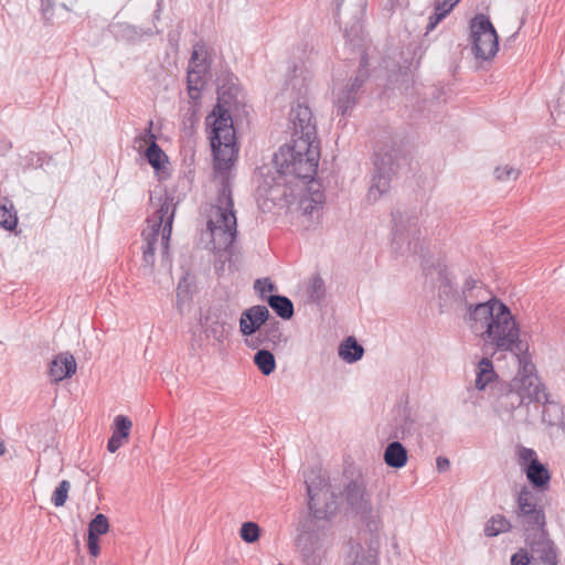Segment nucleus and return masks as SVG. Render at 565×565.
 <instances>
[{
	"instance_id": "13",
	"label": "nucleus",
	"mask_w": 565,
	"mask_h": 565,
	"mask_svg": "<svg viewBox=\"0 0 565 565\" xmlns=\"http://www.w3.org/2000/svg\"><path fill=\"white\" fill-rule=\"evenodd\" d=\"M504 303L498 299H490L475 306L470 305L467 322L471 331L481 338L483 330L488 328L491 320H494V315L499 312L498 306Z\"/></svg>"
},
{
	"instance_id": "16",
	"label": "nucleus",
	"mask_w": 565,
	"mask_h": 565,
	"mask_svg": "<svg viewBox=\"0 0 565 565\" xmlns=\"http://www.w3.org/2000/svg\"><path fill=\"white\" fill-rule=\"evenodd\" d=\"M152 121L148 122V128L145 131L136 137L135 142L138 145V148L141 149L143 145H148L145 150V157L148 163L156 170L159 171L162 166L167 162L168 157L162 151V149L157 143V137L152 132Z\"/></svg>"
},
{
	"instance_id": "51",
	"label": "nucleus",
	"mask_w": 565,
	"mask_h": 565,
	"mask_svg": "<svg viewBox=\"0 0 565 565\" xmlns=\"http://www.w3.org/2000/svg\"><path fill=\"white\" fill-rule=\"evenodd\" d=\"M436 466H437L438 471L444 472L449 469L450 462L446 457L440 456L436 459Z\"/></svg>"
},
{
	"instance_id": "15",
	"label": "nucleus",
	"mask_w": 565,
	"mask_h": 565,
	"mask_svg": "<svg viewBox=\"0 0 565 565\" xmlns=\"http://www.w3.org/2000/svg\"><path fill=\"white\" fill-rule=\"evenodd\" d=\"M541 530L539 534L526 539L532 557L539 559L543 565H557V547L548 537L544 527Z\"/></svg>"
},
{
	"instance_id": "9",
	"label": "nucleus",
	"mask_w": 565,
	"mask_h": 565,
	"mask_svg": "<svg viewBox=\"0 0 565 565\" xmlns=\"http://www.w3.org/2000/svg\"><path fill=\"white\" fill-rule=\"evenodd\" d=\"M470 36L476 57L489 60L498 52V34L487 15L477 14L470 21Z\"/></svg>"
},
{
	"instance_id": "49",
	"label": "nucleus",
	"mask_w": 565,
	"mask_h": 565,
	"mask_svg": "<svg viewBox=\"0 0 565 565\" xmlns=\"http://www.w3.org/2000/svg\"><path fill=\"white\" fill-rule=\"evenodd\" d=\"M25 160L28 161V167H41L42 166V157L40 153L30 152L25 156Z\"/></svg>"
},
{
	"instance_id": "32",
	"label": "nucleus",
	"mask_w": 565,
	"mask_h": 565,
	"mask_svg": "<svg viewBox=\"0 0 565 565\" xmlns=\"http://www.w3.org/2000/svg\"><path fill=\"white\" fill-rule=\"evenodd\" d=\"M510 521L501 514H495L487 522L484 526V534L489 537H492L501 533H505L510 531Z\"/></svg>"
},
{
	"instance_id": "58",
	"label": "nucleus",
	"mask_w": 565,
	"mask_h": 565,
	"mask_svg": "<svg viewBox=\"0 0 565 565\" xmlns=\"http://www.w3.org/2000/svg\"><path fill=\"white\" fill-rule=\"evenodd\" d=\"M338 2H342L343 0H337Z\"/></svg>"
},
{
	"instance_id": "46",
	"label": "nucleus",
	"mask_w": 565,
	"mask_h": 565,
	"mask_svg": "<svg viewBox=\"0 0 565 565\" xmlns=\"http://www.w3.org/2000/svg\"><path fill=\"white\" fill-rule=\"evenodd\" d=\"M244 343L247 348L252 350L258 351L262 350L260 348H263V342L259 340V338H256L255 334L244 337Z\"/></svg>"
},
{
	"instance_id": "6",
	"label": "nucleus",
	"mask_w": 565,
	"mask_h": 565,
	"mask_svg": "<svg viewBox=\"0 0 565 565\" xmlns=\"http://www.w3.org/2000/svg\"><path fill=\"white\" fill-rule=\"evenodd\" d=\"M305 483L312 516L318 520L329 519L335 512L337 505L328 480L319 470L311 469L305 472Z\"/></svg>"
},
{
	"instance_id": "25",
	"label": "nucleus",
	"mask_w": 565,
	"mask_h": 565,
	"mask_svg": "<svg viewBox=\"0 0 565 565\" xmlns=\"http://www.w3.org/2000/svg\"><path fill=\"white\" fill-rule=\"evenodd\" d=\"M380 547V536L371 539L369 547L364 548L361 543L352 547V565H377V554Z\"/></svg>"
},
{
	"instance_id": "55",
	"label": "nucleus",
	"mask_w": 565,
	"mask_h": 565,
	"mask_svg": "<svg viewBox=\"0 0 565 565\" xmlns=\"http://www.w3.org/2000/svg\"><path fill=\"white\" fill-rule=\"evenodd\" d=\"M366 65V58L363 57L362 61H361V66L364 67Z\"/></svg>"
},
{
	"instance_id": "10",
	"label": "nucleus",
	"mask_w": 565,
	"mask_h": 565,
	"mask_svg": "<svg viewBox=\"0 0 565 565\" xmlns=\"http://www.w3.org/2000/svg\"><path fill=\"white\" fill-rule=\"evenodd\" d=\"M413 424L414 422L408 416L404 415L401 423H396L393 427L391 437L395 440L386 446L383 455L384 462L388 467L401 469L407 463V450L398 439H405L412 434Z\"/></svg>"
},
{
	"instance_id": "44",
	"label": "nucleus",
	"mask_w": 565,
	"mask_h": 565,
	"mask_svg": "<svg viewBox=\"0 0 565 565\" xmlns=\"http://www.w3.org/2000/svg\"><path fill=\"white\" fill-rule=\"evenodd\" d=\"M531 556L526 548H520L516 553L511 556V565H529Z\"/></svg>"
},
{
	"instance_id": "19",
	"label": "nucleus",
	"mask_w": 565,
	"mask_h": 565,
	"mask_svg": "<svg viewBox=\"0 0 565 565\" xmlns=\"http://www.w3.org/2000/svg\"><path fill=\"white\" fill-rule=\"evenodd\" d=\"M512 382L513 386L522 393L525 404L537 403L542 399L547 401V393H545L537 375L515 376Z\"/></svg>"
},
{
	"instance_id": "28",
	"label": "nucleus",
	"mask_w": 565,
	"mask_h": 565,
	"mask_svg": "<svg viewBox=\"0 0 565 565\" xmlns=\"http://www.w3.org/2000/svg\"><path fill=\"white\" fill-rule=\"evenodd\" d=\"M526 477L535 488H544L548 484L551 476L547 468L539 460H532L526 468Z\"/></svg>"
},
{
	"instance_id": "34",
	"label": "nucleus",
	"mask_w": 565,
	"mask_h": 565,
	"mask_svg": "<svg viewBox=\"0 0 565 565\" xmlns=\"http://www.w3.org/2000/svg\"><path fill=\"white\" fill-rule=\"evenodd\" d=\"M540 403L543 404L542 417L544 422L553 425L562 417V408L558 403L550 401V396L547 395V401L542 399Z\"/></svg>"
},
{
	"instance_id": "24",
	"label": "nucleus",
	"mask_w": 565,
	"mask_h": 565,
	"mask_svg": "<svg viewBox=\"0 0 565 565\" xmlns=\"http://www.w3.org/2000/svg\"><path fill=\"white\" fill-rule=\"evenodd\" d=\"M231 327L218 315H209L205 317L204 333L212 338L217 344L222 345L230 335Z\"/></svg>"
},
{
	"instance_id": "3",
	"label": "nucleus",
	"mask_w": 565,
	"mask_h": 565,
	"mask_svg": "<svg viewBox=\"0 0 565 565\" xmlns=\"http://www.w3.org/2000/svg\"><path fill=\"white\" fill-rule=\"evenodd\" d=\"M177 211L174 198L168 194L158 198V207L147 217L142 230V262L151 269L156 263V252L160 247L162 257L168 256L172 224Z\"/></svg>"
},
{
	"instance_id": "41",
	"label": "nucleus",
	"mask_w": 565,
	"mask_h": 565,
	"mask_svg": "<svg viewBox=\"0 0 565 565\" xmlns=\"http://www.w3.org/2000/svg\"><path fill=\"white\" fill-rule=\"evenodd\" d=\"M254 289L258 292L262 300L266 301V298L269 296L267 294L274 291L276 286L268 278H264L255 281Z\"/></svg>"
},
{
	"instance_id": "40",
	"label": "nucleus",
	"mask_w": 565,
	"mask_h": 565,
	"mask_svg": "<svg viewBox=\"0 0 565 565\" xmlns=\"http://www.w3.org/2000/svg\"><path fill=\"white\" fill-rule=\"evenodd\" d=\"M515 356L520 365V370L516 376L536 375L534 364L531 361H529L527 356L523 354V351Z\"/></svg>"
},
{
	"instance_id": "30",
	"label": "nucleus",
	"mask_w": 565,
	"mask_h": 565,
	"mask_svg": "<svg viewBox=\"0 0 565 565\" xmlns=\"http://www.w3.org/2000/svg\"><path fill=\"white\" fill-rule=\"evenodd\" d=\"M253 362L265 376L270 375L276 370L275 356L267 349L258 350L253 358Z\"/></svg>"
},
{
	"instance_id": "53",
	"label": "nucleus",
	"mask_w": 565,
	"mask_h": 565,
	"mask_svg": "<svg viewBox=\"0 0 565 565\" xmlns=\"http://www.w3.org/2000/svg\"><path fill=\"white\" fill-rule=\"evenodd\" d=\"M7 451V448L2 441H0V456H3Z\"/></svg>"
},
{
	"instance_id": "36",
	"label": "nucleus",
	"mask_w": 565,
	"mask_h": 565,
	"mask_svg": "<svg viewBox=\"0 0 565 565\" xmlns=\"http://www.w3.org/2000/svg\"><path fill=\"white\" fill-rule=\"evenodd\" d=\"M241 539L246 543H255L259 540L260 527L257 523L248 521L244 522L239 530Z\"/></svg>"
},
{
	"instance_id": "45",
	"label": "nucleus",
	"mask_w": 565,
	"mask_h": 565,
	"mask_svg": "<svg viewBox=\"0 0 565 565\" xmlns=\"http://www.w3.org/2000/svg\"><path fill=\"white\" fill-rule=\"evenodd\" d=\"M88 550L92 556L96 557L100 553L99 540L93 535H88Z\"/></svg>"
},
{
	"instance_id": "21",
	"label": "nucleus",
	"mask_w": 565,
	"mask_h": 565,
	"mask_svg": "<svg viewBox=\"0 0 565 565\" xmlns=\"http://www.w3.org/2000/svg\"><path fill=\"white\" fill-rule=\"evenodd\" d=\"M476 388L479 391L490 390V394L497 391V386L501 385L498 374L494 371L493 363L489 358H482L476 369Z\"/></svg>"
},
{
	"instance_id": "14",
	"label": "nucleus",
	"mask_w": 565,
	"mask_h": 565,
	"mask_svg": "<svg viewBox=\"0 0 565 565\" xmlns=\"http://www.w3.org/2000/svg\"><path fill=\"white\" fill-rule=\"evenodd\" d=\"M366 79V71H360L356 77L339 89L334 95L337 115L348 116L358 102V93Z\"/></svg>"
},
{
	"instance_id": "50",
	"label": "nucleus",
	"mask_w": 565,
	"mask_h": 565,
	"mask_svg": "<svg viewBox=\"0 0 565 565\" xmlns=\"http://www.w3.org/2000/svg\"><path fill=\"white\" fill-rule=\"evenodd\" d=\"M12 149V142L3 137L0 138V156L7 154Z\"/></svg>"
},
{
	"instance_id": "26",
	"label": "nucleus",
	"mask_w": 565,
	"mask_h": 565,
	"mask_svg": "<svg viewBox=\"0 0 565 565\" xmlns=\"http://www.w3.org/2000/svg\"><path fill=\"white\" fill-rule=\"evenodd\" d=\"M338 353L339 356L347 363H354L362 359L364 349L354 337H348L339 345Z\"/></svg>"
},
{
	"instance_id": "5",
	"label": "nucleus",
	"mask_w": 565,
	"mask_h": 565,
	"mask_svg": "<svg viewBox=\"0 0 565 565\" xmlns=\"http://www.w3.org/2000/svg\"><path fill=\"white\" fill-rule=\"evenodd\" d=\"M393 238L392 244L399 254H419L423 250L419 218L416 214L407 212H392Z\"/></svg>"
},
{
	"instance_id": "43",
	"label": "nucleus",
	"mask_w": 565,
	"mask_h": 565,
	"mask_svg": "<svg viewBox=\"0 0 565 565\" xmlns=\"http://www.w3.org/2000/svg\"><path fill=\"white\" fill-rule=\"evenodd\" d=\"M495 178L499 181H507L511 179H516L519 175V171L512 167L505 166V167H498L494 171Z\"/></svg>"
},
{
	"instance_id": "35",
	"label": "nucleus",
	"mask_w": 565,
	"mask_h": 565,
	"mask_svg": "<svg viewBox=\"0 0 565 565\" xmlns=\"http://www.w3.org/2000/svg\"><path fill=\"white\" fill-rule=\"evenodd\" d=\"M307 292L309 298L316 302H319L324 298V281L319 275H315L311 277Z\"/></svg>"
},
{
	"instance_id": "38",
	"label": "nucleus",
	"mask_w": 565,
	"mask_h": 565,
	"mask_svg": "<svg viewBox=\"0 0 565 565\" xmlns=\"http://www.w3.org/2000/svg\"><path fill=\"white\" fill-rule=\"evenodd\" d=\"M71 490V482L68 480H62L58 486L53 491L51 497V502L54 507H63L68 498V492Z\"/></svg>"
},
{
	"instance_id": "2",
	"label": "nucleus",
	"mask_w": 565,
	"mask_h": 565,
	"mask_svg": "<svg viewBox=\"0 0 565 565\" xmlns=\"http://www.w3.org/2000/svg\"><path fill=\"white\" fill-rule=\"evenodd\" d=\"M289 119L291 143L279 148L274 163L280 174L313 179L318 171L320 149L312 111L307 105L298 104L291 108Z\"/></svg>"
},
{
	"instance_id": "29",
	"label": "nucleus",
	"mask_w": 565,
	"mask_h": 565,
	"mask_svg": "<svg viewBox=\"0 0 565 565\" xmlns=\"http://www.w3.org/2000/svg\"><path fill=\"white\" fill-rule=\"evenodd\" d=\"M459 0H435L434 13L429 17L427 31H431L454 9Z\"/></svg>"
},
{
	"instance_id": "33",
	"label": "nucleus",
	"mask_w": 565,
	"mask_h": 565,
	"mask_svg": "<svg viewBox=\"0 0 565 565\" xmlns=\"http://www.w3.org/2000/svg\"><path fill=\"white\" fill-rule=\"evenodd\" d=\"M18 224L17 213L13 210V204L6 200L0 203V226L4 230L12 231Z\"/></svg>"
},
{
	"instance_id": "18",
	"label": "nucleus",
	"mask_w": 565,
	"mask_h": 565,
	"mask_svg": "<svg viewBox=\"0 0 565 565\" xmlns=\"http://www.w3.org/2000/svg\"><path fill=\"white\" fill-rule=\"evenodd\" d=\"M516 387L513 386V382H502L501 385L497 386V391L493 393L494 408L499 414L512 413L514 409L525 404L524 397H522Z\"/></svg>"
},
{
	"instance_id": "52",
	"label": "nucleus",
	"mask_w": 565,
	"mask_h": 565,
	"mask_svg": "<svg viewBox=\"0 0 565 565\" xmlns=\"http://www.w3.org/2000/svg\"><path fill=\"white\" fill-rule=\"evenodd\" d=\"M255 337L256 338H259V340L263 342V349H266L268 347H271V343L267 340H265L264 335H263V329L258 330L256 333H255Z\"/></svg>"
},
{
	"instance_id": "4",
	"label": "nucleus",
	"mask_w": 565,
	"mask_h": 565,
	"mask_svg": "<svg viewBox=\"0 0 565 565\" xmlns=\"http://www.w3.org/2000/svg\"><path fill=\"white\" fill-rule=\"evenodd\" d=\"M498 309L499 312L494 315V320H491L481 337L484 350L491 355L498 352H511L519 355L522 352L520 326L507 305H500Z\"/></svg>"
},
{
	"instance_id": "47",
	"label": "nucleus",
	"mask_w": 565,
	"mask_h": 565,
	"mask_svg": "<svg viewBox=\"0 0 565 565\" xmlns=\"http://www.w3.org/2000/svg\"><path fill=\"white\" fill-rule=\"evenodd\" d=\"M479 281L472 277H468L462 287V296L467 298L469 294L477 288Z\"/></svg>"
},
{
	"instance_id": "54",
	"label": "nucleus",
	"mask_w": 565,
	"mask_h": 565,
	"mask_svg": "<svg viewBox=\"0 0 565 565\" xmlns=\"http://www.w3.org/2000/svg\"><path fill=\"white\" fill-rule=\"evenodd\" d=\"M367 532H369V539L363 537V536H360V540H365V541L367 542V546H369V545H370V543H371L372 534H371V532H370V530H369V529H367Z\"/></svg>"
},
{
	"instance_id": "56",
	"label": "nucleus",
	"mask_w": 565,
	"mask_h": 565,
	"mask_svg": "<svg viewBox=\"0 0 565 565\" xmlns=\"http://www.w3.org/2000/svg\"><path fill=\"white\" fill-rule=\"evenodd\" d=\"M225 565H237L236 562H227Z\"/></svg>"
},
{
	"instance_id": "31",
	"label": "nucleus",
	"mask_w": 565,
	"mask_h": 565,
	"mask_svg": "<svg viewBox=\"0 0 565 565\" xmlns=\"http://www.w3.org/2000/svg\"><path fill=\"white\" fill-rule=\"evenodd\" d=\"M262 329L265 340L271 343V348H276L281 342L286 341L284 333L281 331V324L278 320L273 319L270 321H267Z\"/></svg>"
},
{
	"instance_id": "17",
	"label": "nucleus",
	"mask_w": 565,
	"mask_h": 565,
	"mask_svg": "<svg viewBox=\"0 0 565 565\" xmlns=\"http://www.w3.org/2000/svg\"><path fill=\"white\" fill-rule=\"evenodd\" d=\"M270 312L264 305L245 309L239 317V332L243 337L255 334L269 320Z\"/></svg>"
},
{
	"instance_id": "22",
	"label": "nucleus",
	"mask_w": 565,
	"mask_h": 565,
	"mask_svg": "<svg viewBox=\"0 0 565 565\" xmlns=\"http://www.w3.org/2000/svg\"><path fill=\"white\" fill-rule=\"evenodd\" d=\"M324 199V193L320 189L312 190L309 188L299 200V210L310 220H319Z\"/></svg>"
},
{
	"instance_id": "37",
	"label": "nucleus",
	"mask_w": 565,
	"mask_h": 565,
	"mask_svg": "<svg viewBox=\"0 0 565 565\" xmlns=\"http://www.w3.org/2000/svg\"><path fill=\"white\" fill-rule=\"evenodd\" d=\"M109 530V522L106 515L97 514L88 525V535L98 537L99 535L106 534Z\"/></svg>"
},
{
	"instance_id": "1",
	"label": "nucleus",
	"mask_w": 565,
	"mask_h": 565,
	"mask_svg": "<svg viewBox=\"0 0 565 565\" xmlns=\"http://www.w3.org/2000/svg\"><path fill=\"white\" fill-rule=\"evenodd\" d=\"M223 98L218 96V102L212 114L206 117V124L211 126L210 140L214 157V175L220 183L215 204L210 205L207 232L212 248L217 253L227 252L237 235L233 180L238 148L233 119L230 110L222 103Z\"/></svg>"
},
{
	"instance_id": "42",
	"label": "nucleus",
	"mask_w": 565,
	"mask_h": 565,
	"mask_svg": "<svg viewBox=\"0 0 565 565\" xmlns=\"http://www.w3.org/2000/svg\"><path fill=\"white\" fill-rule=\"evenodd\" d=\"M54 0H41V14L43 20L49 23H54Z\"/></svg>"
},
{
	"instance_id": "7",
	"label": "nucleus",
	"mask_w": 565,
	"mask_h": 565,
	"mask_svg": "<svg viewBox=\"0 0 565 565\" xmlns=\"http://www.w3.org/2000/svg\"><path fill=\"white\" fill-rule=\"evenodd\" d=\"M401 150L394 145L375 151V170L367 192V200L376 202L391 188L392 177L398 167Z\"/></svg>"
},
{
	"instance_id": "27",
	"label": "nucleus",
	"mask_w": 565,
	"mask_h": 565,
	"mask_svg": "<svg viewBox=\"0 0 565 565\" xmlns=\"http://www.w3.org/2000/svg\"><path fill=\"white\" fill-rule=\"evenodd\" d=\"M266 302L281 319L289 320L294 317V303L288 297L281 295H269L266 298Z\"/></svg>"
},
{
	"instance_id": "23",
	"label": "nucleus",
	"mask_w": 565,
	"mask_h": 565,
	"mask_svg": "<svg viewBox=\"0 0 565 565\" xmlns=\"http://www.w3.org/2000/svg\"><path fill=\"white\" fill-rule=\"evenodd\" d=\"M132 422L125 415H117L114 418V429L107 443V450L111 454L116 452L125 441L128 440Z\"/></svg>"
},
{
	"instance_id": "57",
	"label": "nucleus",
	"mask_w": 565,
	"mask_h": 565,
	"mask_svg": "<svg viewBox=\"0 0 565 565\" xmlns=\"http://www.w3.org/2000/svg\"><path fill=\"white\" fill-rule=\"evenodd\" d=\"M61 7L65 10H67V7L65 4H61Z\"/></svg>"
},
{
	"instance_id": "39",
	"label": "nucleus",
	"mask_w": 565,
	"mask_h": 565,
	"mask_svg": "<svg viewBox=\"0 0 565 565\" xmlns=\"http://www.w3.org/2000/svg\"><path fill=\"white\" fill-rule=\"evenodd\" d=\"M439 297L445 302L456 301L457 299L460 298L459 294L457 292V290L455 289V287L450 282V280H448V279H445L440 284V286H439Z\"/></svg>"
},
{
	"instance_id": "20",
	"label": "nucleus",
	"mask_w": 565,
	"mask_h": 565,
	"mask_svg": "<svg viewBox=\"0 0 565 565\" xmlns=\"http://www.w3.org/2000/svg\"><path fill=\"white\" fill-rule=\"evenodd\" d=\"M77 364L75 358L70 352L58 353L53 358L49 365V375L51 381L58 383L71 377L76 373Z\"/></svg>"
},
{
	"instance_id": "12",
	"label": "nucleus",
	"mask_w": 565,
	"mask_h": 565,
	"mask_svg": "<svg viewBox=\"0 0 565 565\" xmlns=\"http://www.w3.org/2000/svg\"><path fill=\"white\" fill-rule=\"evenodd\" d=\"M518 516L526 525V530L543 529L545 526L544 511L537 507L535 494L526 487H523L518 495Z\"/></svg>"
},
{
	"instance_id": "48",
	"label": "nucleus",
	"mask_w": 565,
	"mask_h": 565,
	"mask_svg": "<svg viewBox=\"0 0 565 565\" xmlns=\"http://www.w3.org/2000/svg\"><path fill=\"white\" fill-rule=\"evenodd\" d=\"M520 459L521 461L529 463H531L532 460H537L535 451L524 447L520 450Z\"/></svg>"
},
{
	"instance_id": "11",
	"label": "nucleus",
	"mask_w": 565,
	"mask_h": 565,
	"mask_svg": "<svg viewBox=\"0 0 565 565\" xmlns=\"http://www.w3.org/2000/svg\"><path fill=\"white\" fill-rule=\"evenodd\" d=\"M209 63L206 51L203 44L196 43L193 46L188 68V92L192 99L200 98L201 90L207 82Z\"/></svg>"
},
{
	"instance_id": "8",
	"label": "nucleus",
	"mask_w": 565,
	"mask_h": 565,
	"mask_svg": "<svg viewBox=\"0 0 565 565\" xmlns=\"http://www.w3.org/2000/svg\"><path fill=\"white\" fill-rule=\"evenodd\" d=\"M345 501L349 507L362 519L372 537L380 536L382 526L380 515L373 511L371 493L366 491L362 481L352 480L344 490Z\"/></svg>"
}]
</instances>
